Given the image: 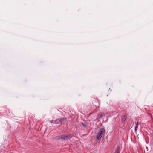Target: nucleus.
Listing matches in <instances>:
<instances>
[{
	"label": "nucleus",
	"mask_w": 153,
	"mask_h": 153,
	"mask_svg": "<svg viewBox=\"0 0 153 153\" xmlns=\"http://www.w3.org/2000/svg\"><path fill=\"white\" fill-rule=\"evenodd\" d=\"M105 130L103 128H102L98 132L96 136V138L97 140H100L105 133Z\"/></svg>",
	"instance_id": "1"
},
{
	"label": "nucleus",
	"mask_w": 153,
	"mask_h": 153,
	"mask_svg": "<svg viewBox=\"0 0 153 153\" xmlns=\"http://www.w3.org/2000/svg\"><path fill=\"white\" fill-rule=\"evenodd\" d=\"M65 121V119L64 118H61L60 119H56V120H53L51 121L52 123L55 124H59L60 123H62Z\"/></svg>",
	"instance_id": "2"
},
{
	"label": "nucleus",
	"mask_w": 153,
	"mask_h": 153,
	"mask_svg": "<svg viewBox=\"0 0 153 153\" xmlns=\"http://www.w3.org/2000/svg\"><path fill=\"white\" fill-rule=\"evenodd\" d=\"M71 137V134L66 135L62 136L61 140H67Z\"/></svg>",
	"instance_id": "3"
},
{
	"label": "nucleus",
	"mask_w": 153,
	"mask_h": 153,
	"mask_svg": "<svg viewBox=\"0 0 153 153\" xmlns=\"http://www.w3.org/2000/svg\"><path fill=\"white\" fill-rule=\"evenodd\" d=\"M120 149L119 146H117L116 150L115 152V153H120Z\"/></svg>",
	"instance_id": "4"
},
{
	"label": "nucleus",
	"mask_w": 153,
	"mask_h": 153,
	"mask_svg": "<svg viewBox=\"0 0 153 153\" xmlns=\"http://www.w3.org/2000/svg\"><path fill=\"white\" fill-rule=\"evenodd\" d=\"M138 128V122H137L135 126V132H136L137 128Z\"/></svg>",
	"instance_id": "5"
},
{
	"label": "nucleus",
	"mask_w": 153,
	"mask_h": 153,
	"mask_svg": "<svg viewBox=\"0 0 153 153\" xmlns=\"http://www.w3.org/2000/svg\"><path fill=\"white\" fill-rule=\"evenodd\" d=\"M127 117V116L126 115H125L123 117L122 119V121L124 122L125 121Z\"/></svg>",
	"instance_id": "6"
},
{
	"label": "nucleus",
	"mask_w": 153,
	"mask_h": 153,
	"mask_svg": "<svg viewBox=\"0 0 153 153\" xmlns=\"http://www.w3.org/2000/svg\"><path fill=\"white\" fill-rule=\"evenodd\" d=\"M62 136H57L56 137V139L57 140H61Z\"/></svg>",
	"instance_id": "7"
}]
</instances>
